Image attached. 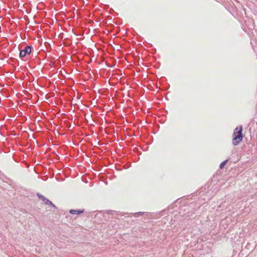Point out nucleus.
<instances>
[{"mask_svg": "<svg viewBox=\"0 0 257 257\" xmlns=\"http://www.w3.org/2000/svg\"><path fill=\"white\" fill-rule=\"evenodd\" d=\"M32 51V48L31 46H27L24 50H22L20 52V56L22 58L24 57L27 54L29 55Z\"/></svg>", "mask_w": 257, "mask_h": 257, "instance_id": "obj_2", "label": "nucleus"}, {"mask_svg": "<svg viewBox=\"0 0 257 257\" xmlns=\"http://www.w3.org/2000/svg\"><path fill=\"white\" fill-rule=\"evenodd\" d=\"M227 162V160H226L225 161H223V162H222L220 164V166H219V168L220 169H222L223 168L224 166H225V164L226 163V162Z\"/></svg>", "mask_w": 257, "mask_h": 257, "instance_id": "obj_5", "label": "nucleus"}, {"mask_svg": "<svg viewBox=\"0 0 257 257\" xmlns=\"http://www.w3.org/2000/svg\"><path fill=\"white\" fill-rule=\"evenodd\" d=\"M242 131L243 128L242 125L237 126L234 129L232 140V143L233 145H237L242 141L243 138Z\"/></svg>", "mask_w": 257, "mask_h": 257, "instance_id": "obj_1", "label": "nucleus"}, {"mask_svg": "<svg viewBox=\"0 0 257 257\" xmlns=\"http://www.w3.org/2000/svg\"><path fill=\"white\" fill-rule=\"evenodd\" d=\"M70 213L72 214H81L83 212V210H70Z\"/></svg>", "mask_w": 257, "mask_h": 257, "instance_id": "obj_4", "label": "nucleus"}, {"mask_svg": "<svg viewBox=\"0 0 257 257\" xmlns=\"http://www.w3.org/2000/svg\"><path fill=\"white\" fill-rule=\"evenodd\" d=\"M40 199H41L42 201L45 202L46 204H50L52 205L53 206H54V205L48 199H46L45 197L42 195H39L38 196Z\"/></svg>", "mask_w": 257, "mask_h": 257, "instance_id": "obj_3", "label": "nucleus"}]
</instances>
